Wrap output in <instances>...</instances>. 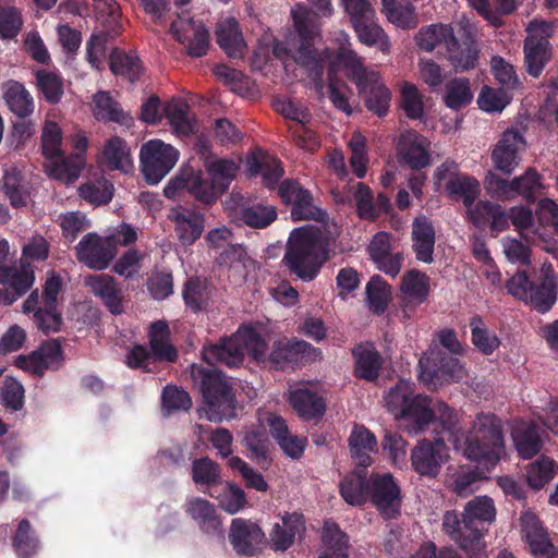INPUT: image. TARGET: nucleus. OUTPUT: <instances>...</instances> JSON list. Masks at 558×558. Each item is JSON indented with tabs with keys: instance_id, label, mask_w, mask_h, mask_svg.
Returning a JSON list of instances; mask_svg holds the SVG:
<instances>
[{
	"instance_id": "f257e3e1",
	"label": "nucleus",
	"mask_w": 558,
	"mask_h": 558,
	"mask_svg": "<svg viewBox=\"0 0 558 558\" xmlns=\"http://www.w3.org/2000/svg\"><path fill=\"white\" fill-rule=\"evenodd\" d=\"M207 175L192 168H183L169 180L163 194L169 199H177L181 192H187L198 203L211 205L217 202L236 175L238 166L229 159H217L206 165Z\"/></svg>"
},
{
	"instance_id": "f03ea898",
	"label": "nucleus",
	"mask_w": 558,
	"mask_h": 558,
	"mask_svg": "<svg viewBox=\"0 0 558 558\" xmlns=\"http://www.w3.org/2000/svg\"><path fill=\"white\" fill-rule=\"evenodd\" d=\"M330 252V239L320 229L300 227L290 233L282 262L291 274L303 281H312L329 260Z\"/></svg>"
},
{
	"instance_id": "7ed1b4c3",
	"label": "nucleus",
	"mask_w": 558,
	"mask_h": 558,
	"mask_svg": "<svg viewBox=\"0 0 558 558\" xmlns=\"http://www.w3.org/2000/svg\"><path fill=\"white\" fill-rule=\"evenodd\" d=\"M291 15L299 43L292 59L305 71L316 93L323 96L324 73L330 58V50L314 48V41L320 32L318 14L304 4H296L292 9Z\"/></svg>"
},
{
	"instance_id": "20e7f679",
	"label": "nucleus",
	"mask_w": 558,
	"mask_h": 558,
	"mask_svg": "<svg viewBox=\"0 0 558 558\" xmlns=\"http://www.w3.org/2000/svg\"><path fill=\"white\" fill-rule=\"evenodd\" d=\"M266 349L267 342L260 332L251 325H242L232 336L204 347L202 355L208 365L221 363L238 367L243 364L246 353L258 363L265 362Z\"/></svg>"
},
{
	"instance_id": "39448f33",
	"label": "nucleus",
	"mask_w": 558,
	"mask_h": 558,
	"mask_svg": "<svg viewBox=\"0 0 558 558\" xmlns=\"http://www.w3.org/2000/svg\"><path fill=\"white\" fill-rule=\"evenodd\" d=\"M338 60L343 65L347 78L355 85L366 109L377 117L387 116L391 92L385 85L379 72L369 70L364 59L352 49H341Z\"/></svg>"
},
{
	"instance_id": "423d86ee",
	"label": "nucleus",
	"mask_w": 558,
	"mask_h": 558,
	"mask_svg": "<svg viewBox=\"0 0 558 558\" xmlns=\"http://www.w3.org/2000/svg\"><path fill=\"white\" fill-rule=\"evenodd\" d=\"M193 385L201 392L210 421L221 422L236 416V399L226 375L211 365L192 364Z\"/></svg>"
},
{
	"instance_id": "0eeeda50",
	"label": "nucleus",
	"mask_w": 558,
	"mask_h": 558,
	"mask_svg": "<svg viewBox=\"0 0 558 558\" xmlns=\"http://www.w3.org/2000/svg\"><path fill=\"white\" fill-rule=\"evenodd\" d=\"M464 454L472 461L495 466L505 454L501 420L493 413L476 414L465 439Z\"/></svg>"
},
{
	"instance_id": "6e6552de",
	"label": "nucleus",
	"mask_w": 558,
	"mask_h": 558,
	"mask_svg": "<svg viewBox=\"0 0 558 558\" xmlns=\"http://www.w3.org/2000/svg\"><path fill=\"white\" fill-rule=\"evenodd\" d=\"M387 410L396 418L407 420L411 429L416 434L429 427L435 417L430 410V399L426 396L415 395L413 384L400 379L385 396Z\"/></svg>"
},
{
	"instance_id": "1a4fd4ad",
	"label": "nucleus",
	"mask_w": 558,
	"mask_h": 558,
	"mask_svg": "<svg viewBox=\"0 0 558 558\" xmlns=\"http://www.w3.org/2000/svg\"><path fill=\"white\" fill-rule=\"evenodd\" d=\"M170 328L167 322L156 320L148 330L149 348L143 344L133 345L125 357V364L132 369L156 373L158 363H175L178 350L170 342Z\"/></svg>"
},
{
	"instance_id": "9d476101",
	"label": "nucleus",
	"mask_w": 558,
	"mask_h": 558,
	"mask_svg": "<svg viewBox=\"0 0 558 558\" xmlns=\"http://www.w3.org/2000/svg\"><path fill=\"white\" fill-rule=\"evenodd\" d=\"M369 499L385 520L397 519L401 514L402 493L395 476L389 473L369 474Z\"/></svg>"
},
{
	"instance_id": "9b49d317",
	"label": "nucleus",
	"mask_w": 558,
	"mask_h": 558,
	"mask_svg": "<svg viewBox=\"0 0 558 558\" xmlns=\"http://www.w3.org/2000/svg\"><path fill=\"white\" fill-rule=\"evenodd\" d=\"M320 354V349L304 340L282 338L272 343L270 353H266L265 362L276 371L294 369L299 365L315 361Z\"/></svg>"
},
{
	"instance_id": "f8f14e48",
	"label": "nucleus",
	"mask_w": 558,
	"mask_h": 558,
	"mask_svg": "<svg viewBox=\"0 0 558 558\" xmlns=\"http://www.w3.org/2000/svg\"><path fill=\"white\" fill-rule=\"evenodd\" d=\"M420 379L428 386H441L462 378L463 367L457 356L430 349L418 361Z\"/></svg>"
},
{
	"instance_id": "ddd939ff",
	"label": "nucleus",
	"mask_w": 558,
	"mask_h": 558,
	"mask_svg": "<svg viewBox=\"0 0 558 558\" xmlns=\"http://www.w3.org/2000/svg\"><path fill=\"white\" fill-rule=\"evenodd\" d=\"M278 195L284 205H291V218L293 221L314 220L326 221L328 215L319 206L315 205L312 192L301 185L298 180L286 179L280 182Z\"/></svg>"
},
{
	"instance_id": "4468645a",
	"label": "nucleus",
	"mask_w": 558,
	"mask_h": 558,
	"mask_svg": "<svg viewBox=\"0 0 558 558\" xmlns=\"http://www.w3.org/2000/svg\"><path fill=\"white\" fill-rule=\"evenodd\" d=\"M35 279V268L28 262L0 264V305L14 304L32 290Z\"/></svg>"
},
{
	"instance_id": "2eb2a0df",
	"label": "nucleus",
	"mask_w": 558,
	"mask_h": 558,
	"mask_svg": "<svg viewBox=\"0 0 558 558\" xmlns=\"http://www.w3.org/2000/svg\"><path fill=\"white\" fill-rule=\"evenodd\" d=\"M140 157L146 182L157 184L175 166L179 151L160 140H151L142 146Z\"/></svg>"
},
{
	"instance_id": "dca6fc26",
	"label": "nucleus",
	"mask_w": 558,
	"mask_h": 558,
	"mask_svg": "<svg viewBox=\"0 0 558 558\" xmlns=\"http://www.w3.org/2000/svg\"><path fill=\"white\" fill-rule=\"evenodd\" d=\"M76 259L94 270L106 269L117 255L116 241L95 232L85 234L75 246Z\"/></svg>"
},
{
	"instance_id": "f3484780",
	"label": "nucleus",
	"mask_w": 558,
	"mask_h": 558,
	"mask_svg": "<svg viewBox=\"0 0 558 558\" xmlns=\"http://www.w3.org/2000/svg\"><path fill=\"white\" fill-rule=\"evenodd\" d=\"M448 457L446 441L441 437L423 439L411 450L413 470L422 477L436 478Z\"/></svg>"
},
{
	"instance_id": "a211bd4d",
	"label": "nucleus",
	"mask_w": 558,
	"mask_h": 558,
	"mask_svg": "<svg viewBox=\"0 0 558 558\" xmlns=\"http://www.w3.org/2000/svg\"><path fill=\"white\" fill-rule=\"evenodd\" d=\"M170 33L177 41L184 45L190 57L205 56L209 47V32L193 19L178 17L170 25Z\"/></svg>"
},
{
	"instance_id": "6ab92c4d",
	"label": "nucleus",
	"mask_w": 558,
	"mask_h": 558,
	"mask_svg": "<svg viewBox=\"0 0 558 558\" xmlns=\"http://www.w3.org/2000/svg\"><path fill=\"white\" fill-rule=\"evenodd\" d=\"M465 523L464 512L460 514L456 510L446 511L442 518V530L469 558H484L485 543L476 542L475 536L471 534V526Z\"/></svg>"
},
{
	"instance_id": "aec40b11",
	"label": "nucleus",
	"mask_w": 558,
	"mask_h": 558,
	"mask_svg": "<svg viewBox=\"0 0 558 558\" xmlns=\"http://www.w3.org/2000/svg\"><path fill=\"white\" fill-rule=\"evenodd\" d=\"M466 220L477 229L489 227L494 236L509 228L504 207L490 201H477L466 208Z\"/></svg>"
},
{
	"instance_id": "412c9836",
	"label": "nucleus",
	"mask_w": 558,
	"mask_h": 558,
	"mask_svg": "<svg viewBox=\"0 0 558 558\" xmlns=\"http://www.w3.org/2000/svg\"><path fill=\"white\" fill-rule=\"evenodd\" d=\"M264 538L265 534L258 524L242 518L231 521L229 541L239 556H255Z\"/></svg>"
},
{
	"instance_id": "4be33fe9",
	"label": "nucleus",
	"mask_w": 558,
	"mask_h": 558,
	"mask_svg": "<svg viewBox=\"0 0 558 558\" xmlns=\"http://www.w3.org/2000/svg\"><path fill=\"white\" fill-rule=\"evenodd\" d=\"M85 286L99 298L104 306L114 316L124 312V294L117 280L107 274L88 275L84 279Z\"/></svg>"
},
{
	"instance_id": "5701e85b",
	"label": "nucleus",
	"mask_w": 558,
	"mask_h": 558,
	"mask_svg": "<svg viewBox=\"0 0 558 558\" xmlns=\"http://www.w3.org/2000/svg\"><path fill=\"white\" fill-rule=\"evenodd\" d=\"M429 281V277L417 269L404 272L401 278L400 291L402 293L401 307L405 316L410 317L411 313L427 300Z\"/></svg>"
},
{
	"instance_id": "b1692460",
	"label": "nucleus",
	"mask_w": 558,
	"mask_h": 558,
	"mask_svg": "<svg viewBox=\"0 0 558 558\" xmlns=\"http://www.w3.org/2000/svg\"><path fill=\"white\" fill-rule=\"evenodd\" d=\"M524 145L525 141L519 131H505L492 153L495 168L504 174H511L519 165L518 151Z\"/></svg>"
},
{
	"instance_id": "393cba45",
	"label": "nucleus",
	"mask_w": 558,
	"mask_h": 558,
	"mask_svg": "<svg viewBox=\"0 0 558 558\" xmlns=\"http://www.w3.org/2000/svg\"><path fill=\"white\" fill-rule=\"evenodd\" d=\"M429 143L414 131L402 134L399 142L401 161L412 170L421 171L430 165Z\"/></svg>"
},
{
	"instance_id": "a878e982",
	"label": "nucleus",
	"mask_w": 558,
	"mask_h": 558,
	"mask_svg": "<svg viewBox=\"0 0 558 558\" xmlns=\"http://www.w3.org/2000/svg\"><path fill=\"white\" fill-rule=\"evenodd\" d=\"M463 512L466 517L465 524L471 526V534L476 542H483L485 526L496 518L494 500L488 496H476L466 502Z\"/></svg>"
},
{
	"instance_id": "bb28decb",
	"label": "nucleus",
	"mask_w": 558,
	"mask_h": 558,
	"mask_svg": "<svg viewBox=\"0 0 558 558\" xmlns=\"http://www.w3.org/2000/svg\"><path fill=\"white\" fill-rule=\"evenodd\" d=\"M169 219L174 225V232L182 245L194 244L204 231V216L181 206L173 208Z\"/></svg>"
},
{
	"instance_id": "cd10ccee",
	"label": "nucleus",
	"mask_w": 558,
	"mask_h": 558,
	"mask_svg": "<svg viewBox=\"0 0 558 558\" xmlns=\"http://www.w3.org/2000/svg\"><path fill=\"white\" fill-rule=\"evenodd\" d=\"M354 359L353 375L369 383L377 380L383 367V356L371 342H361L351 350Z\"/></svg>"
},
{
	"instance_id": "c85d7f7f",
	"label": "nucleus",
	"mask_w": 558,
	"mask_h": 558,
	"mask_svg": "<svg viewBox=\"0 0 558 558\" xmlns=\"http://www.w3.org/2000/svg\"><path fill=\"white\" fill-rule=\"evenodd\" d=\"M0 89L9 110L17 118L26 119L34 113V98L23 83L7 80L1 83Z\"/></svg>"
},
{
	"instance_id": "c756f323",
	"label": "nucleus",
	"mask_w": 558,
	"mask_h": 558,
	"mask_svg": "<svg viewBox=\"0 0 558 558\" xmlns=\"http://www.w3.org/2000/svg\"><path fill=\"white\" fill-rule=\"evenodd\" d=\"M446 47L448 60L456 71L464 72L476 66L480 50L470 35L463 34L459 39L452 34Z\"/></svg>"
},
{
	"instance_id": "7c9ffc66",
	"label": "nucleus",
	"mask_w": 558,
	"mask_h": 558,
	"mask_svg": "<svg viewBox=\"0 0 558 558\" xmlns=\"http://www.w3.org/2000/svg\"><path fill=\"white\" fill-rule=\"evenodd\" d=\"M411 236L416 259L430 264L434 260L433 254L436 242V233L432 220L424 215L415 217L412 223Z\"/></svg>"
},
{
	"instance_id": "2f4dec72",
	"label": "nucleus",
	"mask_w": 558,
	"mask_h": 558,
	"mask_svg": "<svg viewBox=\"0 0 558 558\" xmlns=\"http://www.w3.org/2000/svg\"><path fill=\"white\" fill-rule=\"evenodd\" d=\"M185 512L197 523L204 533L222 536V522L215 506L208 500L201 497L192 498L185 505Z\"/></svg>"
},
{
	"instance_id": "473e14b6",
	"label": "nucleus",
	"mask_w": 558,
	"mask_h": 558,
	"mask_svg": "<svg viewBox=\"0 0 558 558\" xmlns=\"http://www.w3.org/2000/svg\"><path fill=\"white\" fill-rule=\"evenodd\" d=\"M522 533L529 545L531 554L535 558H545L553 551L554 544L539 519L534 514H526L522 518Z\"/></svg>"
},
{
	"instance_id": "72a5a7b5",
	"label": "nucleus",
	"mask_w": 558,
	"mask_h": 558,
	"mask_svg": "<svg viewBox=\"0 0 558 558\" xmlns=\"http://www.w3.org/2000/svg\"><path fill=\"white\" fill-rule=\"evenodd\" d=\"M289 403L304 421L320 420L326 413L324 398L307 388H299L291 391Z\"/></svg>"
},
{
	"instance_id": "f704fd0d",
	"label": "nucleus",
	"mask_w": 558,
	"mask_h": 558,
	"mask_svg": "<svg viewBox=\"0 0 558 558\" xmlns=\"http://www.w3.org/2000/svg\"><path fill=\"white\" fill-rule=\"evenodd\" d=\"M356 469L340 482V495L351 506H363L369 499V475L366 468Z\"/></svg>"
},
{
	"instance_id": "c9c22d12",
	"label": "nucleus",
	"mask_w": 558,
	"mask_h": 558,
	"mask_svg": "<svg viewBox=\"0 0 558 558\" xmlns=\"http://www.w3.org/2000/svg\"><path fill=\"white\" fill-rule=\"evenodd\" d=\"M93 113L97 120L104 122H116L126 128H130L133 124V118L121 108V105L110 95L109 92H97L93 96Z\"/></svg>"
},
{
	"instance_id": "e433bc0d",
	"label": "nucleus",
	"mask_w": 558,
	"mask_h": 558,
	"mask_svg": "<svg viewBox=\"0 0 558 558\" xmlns=\"http://www.w3.org/2000/svg\"><path fill=\"white\" fill-rule=\"evenodd\" d=\"M109 66L114 75L126 78L134 84L144 74L145 68L135 51L113 48L109 56Z\"/></svg>"
},
{
	"instance_id": "4c0bfd02",
	"label": "nucleus",
	"mask_w": 558,
	"mask_h": 558,
	"mask_svg": "<svg viewBox=\"0 0 558 558\" xmlns=\"http://www.w3.org/2000/svg\"><path fill=\"white\" fill-rule=\"evenodd\" d=\"M217 43L229 58H242L245 43L239 22L235 17H228L218 24L216 29Z\"/></svg>"
},
{
	"instance_id": "58836bf2",
	"label": "nucleus",
	"mask_w": 558,
	"mask_h": 558,
	"mask_svg": "<svg viewBox=\"0 0 558 558\" xmlns=\"http://www.w3.org/2000/svg\"><path fill=\"white\" fill-rule=\"evenodd\" d=\"M550 59V44L546 37L531 35L524 41L526 72L538 77Z\"/></svg>"
},
{
	"instance_id": "ea45409f",
	"label": "nucleus",
	"mask_w": 558,
	"mask_h": 558,
	"mask_svg": "<svg viewBox=\"0 0 558 558\" xmlns=\"http://www.w3.org/2000/svg\"><path fill=\"white\" fill-rule=\"evenodd\" d=\"M305 530L303 514L293 512L282 517V524L276 523L270 539L276 550L284 551L294 543L296 534Z\"/></svg>"
},
{
	"instance_id": "a19ab883",
	"label": "nucleus",
	"mask_w": 558,
	"mask_h": 558,
	"mask_svg": "<svg viewBox=\"0 0 558 558\" xmlns=\"http://www.w3.org/2000/svg\"><path fill=\"white\" fill-rule=\"evenodd\" d=\"M557 300V284L553 271L545 274L539 283H534L525 303L538 313H547Z\"/></svg>"
},
{
	"instance_id": "79ce46f5",
	"label": "nucleus",
	"mask_w": 558,
	"mask_h": 558,
	"mask_svg": "<svg viewBox=\"0 0 558 558\" xmlns=\"http://www.w3.org/2000/svg\"><path fill=\"white\" fill-rule=\"evenodd\" d=\"M29 189V183L17 168L11 167L4 171L2 190L12 207L21 208L27 205Z\"/></svg>"
},
{
	"instance_id": "37998d69",
	"label": "nucleus",
	"mask_w": 558,
	"mask_h": 558,
	"mask_svg": "<svg viewBox=\"0 0 558 558\" xmlns=\"http://www.w3.org/2000/svg\"><path fill=\"white\" fill-rule=\"evenodd\" d=\"M349 446L352 458L359 466L367 468L372 463L369 452L376 450L377 440L363 425H355L349 437Z\"/></svg>"
},
{
	"instance_id": "c03bdc74",
	"label": "nucleus",
	"mask_w": 558,
	"mask_h": 558,
	"mask_svg": "<svg viewBox=\"0 0 558 558\" xmlns=\"http://www.w3.org/2000/svg\"><path fill=\"white\" fill-rule=\"evenodd\" d=\"M322 541L325 550L319 555V558H349L348 536L340 530L336 522H325L322 532Z\"/></svg>"
},
{
	"instance_id": "a18cd8bd",
	"label": "nucleus",
	"mask_w": 558,
	"mask_h": 558,
	"mask_svg": "<svg viewBox=\"0 0 558 558\" xmlns=\"http://www.w3.org/2000/svg\"><path fill=\"white\" fill-rule=\"evenodd\" d=\"M445 189L450 197L461 198L465 208L476 202L481 193L480 182L463 173L450 175Z\"/></svg>"
},
{
	"instance_id": "49530a36",
	"label": "nucleus",
	"mask_w": 558,
	"mask_h": 558,
	"mask_svg": "<svg viewBox=\"0 0 558 558\" xmlns=\"http://www.w3.org/2000/svg\"><path fill=\"white\" fill-rule=\"evenodd\" d=\"M36 356L34 361V375L44 376L48 369L57 371L64 362L63 350L58 340H50L33 351Z\"/></svg>"
},
{
	"instance_id": "de8ad7c7",
	"label": "nucleus",
	"mask_w": 558,
	"mask_h": 558,
	"mask_svg": "<svg viewBox=\"0 0 558 558\" xmlns=\"http://www.w3.org/2000/svg\"><path fill=\"white\" fill-rule=\"evenodd\" d=\"M543 177L534 168H527L525 172L513 178V198L522 197L526 203L534 204L544 193Z\"/></svg>"
},
{
	"instance_id": "09e8293b",
	"label": "nucleus",
	"mask_w": 558,
	"mask_h": 558,
	"mask_svg": "<svg viewBox=\"0 0 558 558\" xmlns=\"http://www.w3.org/2000/svg\"><path fill=\"white\" fill-rule=\"evenodd\" d=\"M184 304L194 313L205 311L210 300V290L206 280L199 277L189 278L182 289Z\"/></svg>"
},
{
	"instance_id": "8fccbe9b",
	"label": "nucleus",
	"mask_w": 558,
	"mask_h": 558,
	"mask_svg": "<svg viewBox=\"0 0 558 558\" xmlns=\"http://www.w3.org/2000/svg\"><path fill=\"white\" fill-rule=\"evenodd\" d=\"M469 326L471 328L472 344L484 355H490L500 345L497 335L490 331L483 317L474 315L470 318Z\"/></svg>"
},
{
	"instance_id": "3c124183",
	"label": "nucleus",
	"mask_w": 558,
	"mask_h": 558,
	"mask_svg": "<svg viewBox=\"0 0 558 558\" xmlns=\"http://www.w3.org/2000/svg\"><path fill=\"white\" fill-rule=\"evenodd\" d=\"M243 444L247 450V457L251 460L262 469H268L270 466V441L264 432L259 429L247 432L244 436Z\"/></svg>"
},
{
	"instance_id": "603ef678",
	"label": "nucleus",
	"mask_w": 558,
	"mask_h": 558,
	"mask_svg": "<svg viewBox=\"0 0 558 558\" xmlns=\"http://www.w3.org/2000/svg\"><path fill=\"white\" fill-rule=\"evenodd\" d=\"M277 217L278 214L275 206L262 203L242 206L239 210V219L253 229L267 228Z\"/></svg>"
},
{
	"instance_id": "864d4df0",
	"label": "nucleus",
	"mask_w": 558,
	"mask_h": 558,
	"mask_svg": "<svg viewBox=\"0 0 558 558\" xmlns=\"http://www.w3.org/2000/svg\"><path fill=\"white\" fill-rule=\"evenodd\" d=\"M512 437L515 449L522 459L533 458L543 447L538 428L533 423L524 427L517 428L513 432Z\"/></svg>"
},
{
	"instance_id": "5fc2aeb1",
	"label": "nucleus",
	"mask_w": 558,
	"mask_h": 558,
	"mask_svg": "<svg viewBox=\"0 0 558 558\" xmlns=\"http://www.w3.org/2000/svg\"><path fill=\"white\" fill-rule=\"evenodd\" d=\"M191 475L197 486L210 489L221 484V468L208 457L195 459L192 463Z\"/></svg>"
},
{
	"instance_id": "6e6d98bb",
	"label": "nucleus",
	"mask_w": 558,
	"mask_h": 558,
	"mask_svg": "<svg viewBox=\"0 0 558 558\" xmlns=\"http://www.w3.org/2000/svg\"><path fill=\"white\" fill-rule=\"evenodd\" d=\"M557 470L558 465L553 459L541 457L527 465L526 483L532 489L539 490L554 478Z\"/></svg>"
},
{
	"instance_id": "4d7b16f0",
	"label": "nucleus",
	"mask_w": 558,
	"mask_h": 558,
	"mask_svg": "<svg viewBox=\"0 0 558 558\" xmlns=\"http://www.w3.org/2000/svg\"><path fill=\"white\" fill-rule=\"evenodd\" d=\"M366 300L373 314L380 316L386 312L390 300V287L380 276L375 275L367 282Z\"/></svg>"
},
{
	"instance_id": "13d9d810",
	"label": "nucleus",
	"mask_w": 558,
	"mask_h": 558,
	"mask_svg": "<svg viewBox=\"0 0 558 558\" xmlns=\"http://www.w3.org/2000/svg\"><path fill=\"white\" fill-rule=\"evenodd\" d=\"M357 38L368 47H377L384 53L390 50V41L384 29L373 19L363 21L353 26Z\"/></svg>"
},
{
	"instance_id": "bf43d9fd",
	"label": "nucleus",
	"mask_w": 558,
	"mask_h": 558,
	"mask_svg": "<svg viewBox=\"0 0 558 558\" xmlns=\"http://www.w3.org/2000/svg\"><path fill=\"white\" fill-rule=\"evenodd\" d=\"M473 93L466 77H456L446 85L445 105L452 110H460L472 102Z\"/></svg>"
},
{
	"instance_id": "052dcab7",
	"label": "nucleus",
	"mask_w": 558,
	"mask_h": 558,
	"mask_svg": "<svg viewBox=\"0 0 558 558\" xmlns=\"http://www.w3.org/2000/svg\"><path fill=\"white\" fill-rule=\"evenodd\" d=\"M35 76L36 85L44 99L51 105L60 102L64 94L63 80L61 75L56 72L41 69L36 71Z\"/></svg>"
},
{
	"instance_id": "680f3d73",
	"label": "nucleus",
	"mask_w": 558,
	"mask_h": 558,
	"mask_svg": "<svg viewBox=\"0 0 558 558\" xmlns=\"http://www.w3.org/2000/svg\"><path fill=\"white\" fill-rule=\"evenodd\" d=\"M104 158L111 170L126 171L131 166L130 149L126 142L119 136H113L106 142Z\"/></svg>"
},
{
	"instance_id": "e2e57ef3",
	"label": "nucleus",
	"mask_w": 558,
	"mask_h": 558,
	"mask_svg": "<svg viewBox=\"0 0 558 558\" xmlns=\"http://www.w3.org/2000/svg\"><path fill=\"white\" fill-rule=\"evenodd\" d=\"M250 171L252 174L260 173L264 185L269 190L278 189L284 174V169L278 158H267L262 161L254 158L250 161Z\"/></svg>"
},
{
	"instance_id": "0e129e2a",
	"label": "nucleus",
	"mask_w": 558,
	"mask_h": 558,
	"mask_svg": "<svg viewBox=\"0 0 558 558\" xmlns=\"http://www.w3.org/2000/svg\"><path fill=\"white\" fill-rule=\"evenodd\" d=\"M192 408V399L184 389L175 385H167L161 392V412L165 416L179 411H189Z\"/></svg>"
},
{
	"instance_id": "69168bd1",
	"label": "nucleus",
	"mask_w": 558,
	"mask_h": 558,
	"mask_svg": "<svg viewBox=\"0 0 558 558\" xmlns=\"http://www.w3.org/2000/svg\"><path fill=\"white\" fill-rule=\"evenodd\" d=\"M453 32L450 26L442 24H433L420 29L415 40L420 49L433 51L442 41L447 45Z\"/></svg>"
},
{
	"instance_id": "338daca9",
	"label": "nucleus",
	"mask_w": 558,
	"mask_h": 558,
	"mask_svg": "<svg viewBox=\"0 0 558 558\" xmlns=\"http://www.w3.org/2000/svg\"><path fill=\"white\" fill-rule=\"evenodd\" d=\"M39 542L34 535L32 525L27 519H23L17 526L13 537V546L19 558H32L37 549Z\"/></svg>"
},
{
	"instance_id": "774afa93",
	"label": "nucleus",
	"mask_w": 558,
	"mask_h": 558,
	"mask_svg": "<svg viewBox=\"0 0 558 558\" xmlns=\"http://www.w3.org/2000/svg\"><path fill=\"white\" fill-rule=\"evenodd\" d=\"M120 32L121 25H116L111 31L92 34L86 44V56L92 66L98 68L106 53L107 43L118 36Z\"/></svg>"
}]
</instances>
